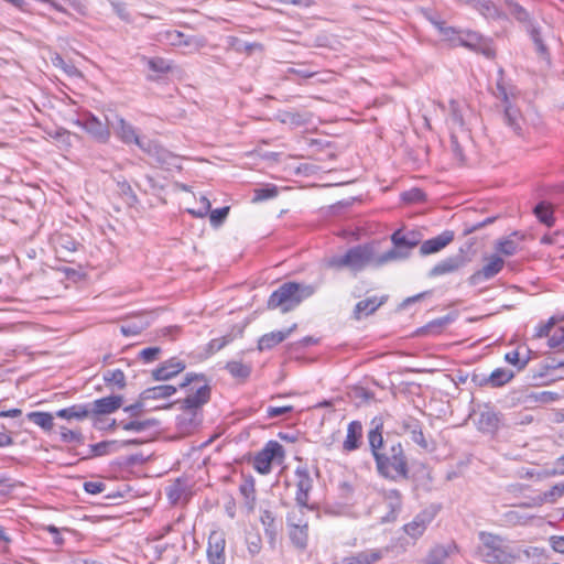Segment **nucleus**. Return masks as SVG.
Returning <instances> with one entry per match:
<instances>
[{
	"label": "nucleus",
	"mask_w": 564,
	"mask_h": 564,
	"mask_svg": "<svg viewBox=\"0 0 564 564\" xmlns=\"http://www.w3.org/2000/svg\"><path fill=\"white\" fill-rule=\"evenodd\" d=\"M371 424L373 427L368 432L367 438L378 475L395 482L408 480L410 464L403 444L400 441H384L381 417H375Z\"/></svg>",
	"instance_id": "f257e3e1"
},
{
	"label": "nucleus",
	"mask_w": 564,
	"mask_h": 564,
	"mask_svg": "<svg viewBox=\"0 0 564 564\" xmlns=\"http://www.w3.org/2000/svg\"><path fill=\"white\" fill-rule=\"evenodd\" d=\"M316 288L312 284H303L297 282H285L281 284L269 296L267 307L269 310H280L285 314L297 307L304 300L312 296Z\"/></svg>",
	"instance_id": "f03ea898"
},
{
	"label": "nucleus",
	"mask_w": 564,
	"mask_h": 564,
	"mask_svg": "<svg viewBox=\"0 0 564 564\" xmlns=\"http://www.w3.org/2000/svg\"><path fill=\"white\" fill-rule=\"evenodd\" d=\"M191 387L188 394L185 399L177 401L181 409L193 415L191 423L194 422L197 410L210 400L212 388L209 381L204 373H186L184 380L181 382L180 388L184 389Z\"/></svg>",
	"instance_id": "7ed1b4c3"
},
{
	"label": "nucleus",
	"mask_w": 564,
	"mask_h": 564,
	"mask_svg": "<svg viewBox=\"0 0 564 564\" xmlns=\"http://www.w3.org/2000/svg\"><path fill=\"white\" fill-rule=\"evenodd\" d=\"M480 544L477 546V555L488 564H512L517 555L500 535L480 531L478 533Z\"/></svg>",
	"instance_id": "20e7f679"
},
{
	"label": "nucleus",
	"mask_w": 564,
	"mask_h": 564,
	"mask_svg": "<svg viewBox=\"0 0 564 564\" xmlns=\"http://www.w3.org/2000/svg\"><path fill=\"white\" fill-rule=\"evenodd\" d=\"M369 264H373V246L369 243L351 247L345 254L326 259V267L335 270L359 272Z\"/></svg>",
	"instance_id": "39448f33"
},
{
	"label": "nucleus",
	"mask_w": 564,
	"mask_h": 564,
	"mask_svg": "<svg viewBox=\"0 0 564 564\" xmlns=\"http://www.w3.org/2000/svg\"><path fill=\"white\" fill-rule=\"evenodd\" d=\"M499 78L497 80L496 90L494 94L497 98L501 99L505 106L502 119L503 122L511 128V130L520 135L522 133V124L524 122L523 117L519 108L514 107L510 102V95L512 91H508L503 85V69L498 70Z\"/></svg>",
	"instance_id": "423d86ee"
},
{
	"label": "nucleus",
	"mask_w": 564,
	"mask_h": 564,
	"mask_svg": "<svg viewBox=\"0 0 564 564\" xmlns=\"http://www.w3.org/2000/svg\"><path fill=\"white\" fill-rule=\"evenodd\" d=\"M285 457V451L278 441H269L264 447L256 453L252 466L261 475L271 473L272 464H281Z\"/></svg>",
	"instance_id": "0eeeda50"
},
{
	"label": "nucleus",
	"mask_w": 564,
	"mask_h": 564,
	"mask_svg": "<svg viewBox=\"0 0 564 564\" xmlns=\"http://www.w3.org/2000/svg\"><path fill=\"white\" fill-rule=\"evenodd\" d=\"M75 123L101 143L108 142L110 138V123L107 121L102 122L98 117L90 112L85 113L80 119L76 120Z\"/></svg>",
	"instance_id": "6e6552de"
},
{
	"label": "nucleus",
	"mask_w": 564,
	"mask_h": 564,
	"mask_svg": "<svg viewBox=\"0 0 564 564\" xmlns=\"http://www.w3.org/2000/svg\"><path fill=\"white\" fill-rule=\"evenodd\" d=\"M469 262L465 254V249L460 248L456 254L449 256L437 264H435L429 272L430 278H435L443 274H448L458 271Z\"/></svg>",
	"instance_id": "1a4fd4ad"
},
{
	"label": "nucleus",
	"mask_w": 564,
	"mask_h": 564,
	"mask_svg": "<svg viewBox=\"0 0 564 564\" xmlns=\"http://www.w3.org/2000/svg\"><path fill=\"white\" fill-rule=\"evenodd\" d=\"M502 422V413L492 405L485 404L478 415L477 429L482 433L495 434Z\"/></svg>",
	"instance_id": "9d476101"
},
{
	"label": "nucleus",
	"mask_w": 564,
	"mask_h": 564,
	"mask_svg": "<svg viewBox=\"0 0 564 564\" xmlns=\"http://www.w3.org/2000/svg\"><path fill=\"white\" fill-rule=\"evenodd\" d=\"M296 477V496L295 501L299 507L312 509L308 506V496L313 488V479L311 478L307 467L299 466L295 469Z\"/></svg>",
	"instance_id": "9b49d317"
},
{
	"label": "nucleus",
	"mask_w": 564,
	"mask_h": 564,
	"mask_svg": "<svg viewBox=\"0 0 564 564\" xmlns=\"http://www.w3.org/2000/svg\"><path fill=\"white\" fill-rule=\"evenodd\" d=\"M122 404L123 397L120 394H111L87 403L89 416H99L115 413L122 406Z\"/></svg>",
	"instance_id": "f8f14e48"
},
{
	"label": "nucleus",
	"mask_w": 564,
	"mask_h": 564,
	"mask_svg": "<svg viewBox=\"0 0 564 564\" xmlns=\"http://www.w3.org/2000/svg\"><path fill=\"white\" fill-rule=\"evenodd\" d=\"M225 546V534L219 531H213L208 536V564H226Z\"/></svg>",
	"instance_id": "ddd939ff"
},
{
	"label": "nucleus",
	"mask_w": 564,
	"mask_h": 564,
	"mask_svg": "<svg viewBox=\"0 0 564 564\" xmlns=\"http://www.w3.org/2000/svg\"><path fill=\"white\" fill-rule=\"evenodd\" d=\"M503 265L505 260L497 254H492L487 264L468 278V283L474 286L482 281L490 280L503 269Z\"/></svg>",
	"instance_id": "4468645a"
},
{
	"label": "nucleus",
	"mask_w": 564,
	"mask_h": 564,
	"mask_svg": "<svg viewBox=\"0 0 564 564\" xmlns=\"http://www.w3.org/2000/svg\"><path fill=\"white\" fill-rule=\"evenodd\" d=\"M159 41L172 46H186L198 50L203 46V42L196 36L186 35L177 30H166L159 33Z\"/></svg>",
	"instance_id": "2eb2a0df"
},
{
	"label": "nucleus",
	"mask_w": 564,
	"mask_h": 564,
	"mask_svg": "<svg viewBox=\"0 0 564 564\" xmlns=\"http://www.w3.org/2000/svg\"><path fill=\"white\" fill-rule=\"evenodd\" d=\"M115 121L110 120L108 116H106V120L112 129L115 130L116 135L126 144L134 143L138 145V142L144 141L145 138H141L137 134L135 129L128 123L123 118L115 115Z\"/></svg>",
	"instance_id": "dca6fc26"
},
{
	"label": "nucleus",
	"mask_w": 564,
	"mask_h": 564,
	"mask_svg": "<svg viewBox=\"0 0 564 564\" xmlns=\"http://www.w3.org/2000/svg\"><path fill=\"white\" fill-rule=\"evenodd\" d=\"M185 367L186 365L183 360L173 357L154 369L152 371V378L156 381H166L182 372Z\"/></svg>",
	"instance_id": "f3484780"
},
{
	"label": "nucleus",
	"mask_w": 564,
	"mask_h": 564,
	"mask_svg": "<svg viewBox=\"0 0 564 564\" xmlns=\"http://www.w3.org/2000/svg\"><path fill=\"white\" fill-rule=\"evenodd\" d=\"M455 238V234L452 230H445L436 237L423 241L420 246L421 256H430L437 253L447 247Z\"/></svg>",
	"instance_id": "a211bd4d"
},
{
	"label": "nucleus",
	"mask_w": 564,
	"mask_h": 564,
	"mask_svg": "<svg viewBox=\"0 0 564 564\" xmlns=\"http://www.w3.org/2000/svg\"><path fill=\"white\" fill-rule=\"evenodd\" d=\"M435 513L430 510H423L417 513L413 520L406 523L403 529L404 532L413 539L420 538L426 530L427 524L432 522Z\"/></svg>",
	"instance_id": "6ab92c4d"
},
{
	"label": "nucleus",
	"mask_w": 564,
	"mask_h": 564,
	"mask_svg": "<svg viewBox=\"0 0 564 564\" xmlns=\"http://www.w3.org/2000/svg\"><path fill=\"white\" fill-rule=\"evenodd\" d=\"M138 147L150 155L158 164H171L173 155L159 143L145 138L144 141L138 142Z\"/></svg>",
	"instance_id": "aec40b11"
},
{
	"label": "nucleus",
	"mask_w": 564,
	"mask_h": 564,
	"mask_svg": "<svg viewBox=\"0 0 564 564\" xmlns=\"http://www.w3.org/2000/svg\"><path fill=\"white\" fill-rule=\"evenodd\" d=\"M152 323V313H143L134 316L130 321L120 326V330L124 336H135L148 328Z\"/></svg>",
	"instance_id": "412c9836"
},
{
	"label": "nucleus",
	"mask_w": 564,
	"mask_h": 564,
	"mask_svg": "<svg viewBox=\"0 0 564 564\" xmlns=\"http://www.w3.org/2000/svg\"><path fill=\"white\" fill-rule=\"evenodd\" d=\"M391 241L394 247L401 249L402 251H410L417 245H420V234L415 230H410L408 232H402V230H397L391 235Z\"/></svg>",
	"instance_id": "4be33fe9"
},
{
	"label": "nucleus",
	"mask_w": 564,
	"mask_h": 564,
	"mask_svg": "<svg viewBox=\"0 0 564 564\" xmlns=\"http://www.w3.org/2000/svg\"><path fill=\"white\" fill-rule=\"evenodd\" d=\"M382 556L381 550L369 549L345 556L338 564H375Z\"/></svg>",
	"instance_id": "5701e85b"
},
{
	"label": "nucleus",
	"mask_w": 564,
	"mask_h": 564,
	"mask_svg": "<svg viewBox=\"0 0 564 564\" xmlns=\"http://www.w3.org/2000/svg\"><path fill=\"white\" fill-rule=\"evenodd\" d=\"M388 300L387 295L381 297L372 296L366 300L359 301L354 310V317L360 319L362 316H369L373 314L381 305Z\"/></svg>",
	"instance_id": "b1692460"
},
{
	"label": "nucleus",
	"mask_w": 564,
	"mask_h": 564,
	"mask_svg": "<svg viewBox=\"0 0 564 564\" xmlns=\"http://www.w3.org/2000/svg\"><path fill=\"white\" fill-rule=\"evenodd\" d=\"M362 437V425L359 421H351L347 427V435L343 443L345 452H352L359 448Z\"/></svg>",
	"instance_id": "393cba45"
},
{
	"label": "nucleus",
	"mask_w": 564,
	"mask_h": 564,
	"mask_svg": "<svg viewBox=\"0 0 564 564\" xmlns=\"http://www.w3.org/2000/svg\"><path fill=\"white\" fill-rule=\"evenodd\" d=\"M383 500L389 508V513L386 517L387 521L395 520L397 516L402 508V495L398 489H389L383 491Z\"/></svg>",
	"instance_id": "a878e982"
},
{
	"label": "nucleus",
	"mask_w": 564,
	"mask_h": 564,
	"mask_svg": "<svg viewBox=\"0 0 564 564\" xmlns=\"http://www.w3.org/2000/svg\"><path fill=\"white\" fill-rule=\"evenodd\" d=\"M297 527L291 528L289 531V536L291 542L299 550H305L307 546L308 540V524L306 520H299L296 523Z\"/></svg>",
	"instance_id": "bb28decb"
},
{
	"label": "nucleus",
	"mask_w": 564,
	"mask_h": 564,
	"mask_svg": "<svg viewBox=\"0 0 564 564\" xmlns=\"http://www.w3.org/2000/svg\"><path fill=\"white\" fill-rule=\"evenodd\" d=\"M177 391L176 387L172 384H162L156 387H151L143 390L140 393L141 400H159L166 399L173 395Z\"/></svg>",
	"instance_id": "cd10ccee"
},
{
	"label": "nucleus",
	"mask_w": 564,
	"mask_h": 564,
	"mask_svg": "<svg viewBox=\"0 0 564 564\" xmlns=\"http://www.w3.org/2000/svg\"><path fill=\"white\" fill-rule=\"evenodd\" d=\"M55 415L66 420H85L89 416L88 405L86 404H74L72 406L58 410Z\"/></svg>",
	"instance_id": "c85d7f7f"
},
{
	"label": "nucleus",
	"mask_w": 564,
	"mask_h": 564,
	"mask_svg": "<svg viewBox=\"0 0 564 564\" xmlns=\"http://www.w3.org/2000/svg\"><path fill=\"white\" fill-rule=\"evenodd\" d=\"M525 31L529 33L532 42L534 43L538 54L542 58L549 61L550 53L547 46L542 40L541 29L535 23H529V25L525 28Z\"/></svg>",
	"instance_id": "c756f323"
},
{
	"label": "nucleus",
	"mask_w": 564,
	"mask_h": 564,
	"mask_svg": "<svg viewBox=\"0 0 564 564\" xmlns=\"http://www.w3.org/2000/svg\"><path fill=\"white\" fill-rule=\"evenodd\" d=\"M260 520L264 527V533L269 543L274 546L279 528L273 513L270 510H264L261 513Z\"/></svg>",
	"instance_id": "7c9ffc66"
},
{
	"label": "nucleus",
	"mask_w": 564,
	"mask_h": 564,
	"mask_svg": "<svg viewBox=\"0 0 564 564\" xmlns=\"http://www.w3.org/2000/svg\"><path fill=\"white\" fill-rule=\"evenodd\" d=\"M533 213L535 217L539 219V221L542 223L543 225L547 227H552L554 225V208L550 203L544 200L538 203L533 208Z\"/></svg>",
	"instance_id": "2f4dec72"
},
{
	"label": "nucleus",
	"mask_w": 564,
	"mask_h": 564,
	"mask_svg": "<svg viewBox=\"0 0 564 564\" xmlns=\"http://www.w3.org/2000/svg\"><path fill=\"white\" fill-rule=\"evenodd\" d=\"M26 419L35 425L40 426L45 432H50L54 427V415L50 412H29L26 414Z\"/></svg>",
	"instance_id": "473e14b6"
},
{
	"label": "nucleus",
	"mask_w": 564,
	"mask_h": 564,
	"mask_svg": "<svg viewBox=\"0 0 564 564\" xmlns=\"http://www.w3.org/2000/svg\"><path fill=\"white\" fill-rule=\"evenodd\" d=\"M471 7L486 19L497 20L501 18L499 8L490 0H475Z\"/></svg>",
	"instance_id": "72a5a7b5"
},
{
	"label": "nucleus",
	"mask_w": 564,
	"mask_h": 564,
	"mask_svg": "<svg viewBox=\"0 0 564 564\" xmlns=\"http://www.w3.org/2000/svg\"><path fill=\"white\" fill-rule=\"evenodd\" d=\"M90 453L85 458L108 455L119 451V441H102L89 446Z\"/></svg>",
	"instance_id": "f704fd0d"
},
{
	"label": "nucleus",
	"mask_w": 564,
	"mask_h": 564,
	"mask_svg": "<svg viewBox=\"0 0 564 564\" xmlns=\"http://www.w3.org/2000/svg\"><path fill=\"white\" fill-rule=\"evenodd\" d=\"M507 7L509 9V13L521 24H523L524 29L529 25V23H534L530 13L525 8L513 0H507Z\"/></svg>",
	"instance_id": "c9c22d12"
},
{
	"label": "nucleus",
	"mask_w": 564,
	"mask_h": 564,
	"mask_svg": "<svg viewBox=\"0 0 564 564\" xmlns=\"http://www.w3.org/2000/svg\"><path fill=\"white\" fill-rule=\"evenodd\" d=\"M454 546L452 545H436L434 546L423 561V564H444Z\"/></svg>",
	"instance_id": "e433bc0d"
},
{
	"label": "nucleus",
	"mask_w": 564,
	"mask_h": 564,
	"mask_svg": "<svg viewBox=\"0 0 564 564\" xmlns=\"http://www.w3.org/2000/svg\"><path fill=\"white\" fill-rule=\"evenodd\" d=\"M107 387L123 390L127 387L126 375L121 369L106 370L102 375Z\"/></svg>",
	"instance_id": "4c0bfd02"
},
{
	"label": "nucleus",
	"mask_w": 564,
	"mask_h": 564,
	"mask_svg": "<svg viewBox=\"0 0 564 564\" xmlns=\"http://www.w3.org/2000/svg\"><path fill=\"white\" fill-rule=\"evenodd\" d=\"M159 424V421L156 419H147L143 421H120L119 427H121L124 431L128 432H143L150 427L156 426Z\"/></svg>",
	"instance_id": "58836bf2"
},
{
	"label": "nucleus",
	"mask_w": 564,
	"mask_h": 564,
	"mask_svg": "<svg viewBox=\"0 0 564 564\" xmlns=\"http://www.w3.org/2000/svg\"><path fill=\"white\" fill-rule=\"evenodd\" d=\"M563 495H564V481L554 485L550 490L543 492L542 495H539L536 498H534V503L539 505V506H541L545 502L554 503Z\"/></svg>",
	"instance_id": "ea45409f"
},
{
	"label": "nucleus",
	"mask_w": 564,
	"mask_h": 564,
	"mask_svg": "<svg viewBox=\"0 0 564 564\" xmlns=\"http://www.w3.org/2000/svg\"><path fill=\"white\" fill-rule=\"evenodd\" d=\"M409 257L408 251H402L401 249L393 246L392 249L383 252L379 257L373 256V265L381 267L390 261L405 259Z\"/></svg>",
	"instance_id": "a19ab883"
},
{
	"label": "nucleus",
	"mask_w": 564,
	"mask_h": 564,
	"mask_svg": "<svg viewBox=\"0 0 564 564\" xmlns=\"http://www.w3.org/2000/svg\"><path fill=\"white\" fill-rule=\"evenodd\" d=\"M284 339H286V334H283L282 330L264 334L258 341V349L261 351L271 349L278 344L282 343Z\"/></svg>",
	"instance_id": "79ce46f5"
},
{
	"label": "nucleus",
	"mask_w": 564,
	"mask_h": 564,
	"mask_svg": "<svg viewBox=\"0 0 564 564\" xmlns=\"http://www.w3.org/2000/svg\"><path fill=\"white\" fill-rule=\"evenodd\" d=\"M489 376L491 388H500L513 379L514 372L506 368H497Z\"/></svg>",
	"instance_id": "37998d69"
},
{
	"label": "nucleus",
	"mask_w": 564,
	"mask_h": 564,
	"mask_svg": "<svg viewBox=\"0 0 564 564\" xmlns=\"http://www.w3.org/2000/svg\"><path fill=\"white\" fill-rule=\"evenodd\" d=\"M484 37L474 31H462L459 33L458 43L462 46L476 51L478 46L481 44Z\"/></svg>",
	"instance_id": "c03bdc74"
},
{
	"label": "nucleus",
	"mask_w": 564,
	"mask_h": 564,
	"mask_svg": "<svg viewBox=\"0 0 564 564\" xmlns=\"http://www.w3.org/2000/svg\"><path fill=\"white\" fill-rule=\"evenodd\" d=\"M43 3H47L52 9L66 13V9L62 4V2L68 4L70 8H73L75 11L79 13H84L86 6L84 4L83 0H48V1H42Z\"/></svg>",
	"instance_id": "a18cd8bd"
},
{
	"label": "nucleus",
	"mask_w": 564,
	"mask_h": 564,
	"mask_svg": "<svg viewBox=\"0 0 564 564\" xmlns=\"http://www.w3.org/2000/svg\"><path fill=\"white\" fill-rule=\"evenodd\" d=\"M229 373L237 379L246 380L251 373V366L240 361H228L225 367Z\"/></svg>",
	"instance_id": "49530a36"
},
{
	"label": "nucleus",
	"mask_w": 564,
	"mask_h": 564,
	"mask_svg": "<svg viewBox=\"0 0 564 564\" xmlns=\"http://www.w3.org/2000/svg\"><path fill=\"white\" fill-rule=\"evenodd\" d=\"M451 322L449 316L438 317L436 319L431 321L425 326L420 328L417 333L420 335H436L440 334L444 326H446Z\"/></svg>",
	"instance_id": "de8ad7c7"
},
{
	"label": "nucleus",
	"mask_w": 564,
	"mask_h": 564,
	"mask_svg": "<svg viewBox=\"0 0 564 564\" xmlns=\"http://www.w3.org/2000/svg\"><path fill=\"white\" fill-rule=\"evenodd\" d=\"M279 193L278 186L273 184H268L261 187H257L253 189V197L251 199L252 203H259L267 199L274 198Z\"/></svg>",
	"instance_id": "09e8293b"
},
{
	"label": "nucleus",
	"mask_w": 564,
	"mask_h": 564,
	"mask_svg": "<svg viewBox=\"0 0 564 564\" xmlns=\"http://www.w3.org/2000/svg\"><path fill=\"white\" fill-rule=\"evenodd\" d=\"M117 187L119 195L124 198L129 206H133L138 203V196L126 180L117 181Z\"/></svg>",
	"instance_id": "8fccbe9b"
},
{
	"label": "nucleus",
	"mask_w": 564,
	"mask_h": 564,
	"mask_svg": "<svg viewBox=\"0 0 564 564\" xmlns=\"http://www.w3.org/2000/svg\"><path fill=\"white\" fill-rule=\"evenodd\" d=\"M147 65L150 70L159 75L166 74L172 69L171 63L163 57L147 58Z\"/></svg>",
	"instance_id": "3c124183"
},
{
	"label": "nucleus",
	"mask_w": 564,
	"mask_h": 564,
	"mask_svg": "<svg viewBox=\"0 0 564 564\" xmlns=\"http://www.w3.org/2000/svg\"><path fill=\"white\" fill-rule=\"evenodd\" d=\"M496 249L498 252L509 257L517 252L518 243L511 237H507L497 242Z\"/></svg>",
	"instance_id": "603ef678"
},
{
	"label": "nucleus",
	"mask_w": 564,
	"mask_h": 564,
	"mask_svg": "<svg viewBox=\"0 0 564 564\" xmlns=\"http://www.w3.org/2000/svg\"><path fill=\"white\" fill-rule=\"evenodd\" d=\"M210 202L206 196H200L197 208H189L187 212L197 218H204L210 212Z\"/></svg>",
	"instance_id": "864d4df0"
},
{
	"label": "nucleus",
	"mask_w": 564,
	"mask_h": 564,
	"mask_svg": "<svg viewBox=\"0 0 564 564\" xmlns=\"http://www.w3.org/2000/svg\"><path fill=\"white\" fill-rule=\"evenodd\" d=\"M246 543H247L248 551L252 556L260 553L261 547H262V541H261V536L258 533H252V532L248 533L246 535Z\"/></svg>",
	"instance_id": "5fc2aeb1"
},
{
	"label": "nucleus",
	"mask_w": 564,
	"mask_h": 564,
	"mask_svg": "<svg viewBox=\"0 0 564 564\" xmlns=\"http://www.w3.org/2000/svg\"><path fill=\"white\" fill-rule=\"evenodd\" d=\"M547 345L552 349L564 350V327L554 329L549 337Z\"/></svg>",
	"instance_id": "6e6d98bb"
},
{
	"label": "nucleus",
	"mask_w": 564,
	"mask_h": 564,
	"mask_svg": "<svg viewBox=\"0 0 564 564\" xmlns=\"http://www.w3.org/2000/svg\"><path fill=\"white\" fill-rule=\"evenodd\" d=\"M236 51L239 53H246L251 55L254 51H262L263 45L258 42H243L240 40H236Z\"/></svg>",
	"instance_id": "4d7b16f0"
},
{
	"label": "nucleus",
	"mask_w": 564,
	"mask_h": 564,
	"mask_svg": "<svg viewBox=\"0 0 564 564\" xmlns=\"http://www.w3.org/2000/svg\"><path fill=\"white\" fill-rule=\"evenodd\" d=\"M61 440L64 443H84V436L80 431L68 430L64 426H61Z\"/></svg>",
	"instance_id": "13d9d810"
},
{
	"label": "nucleus",
	"mask_w": 564,
	"mask_h": 564,
	"mask_svg": "<svg viewBox=\"0 0 564 564\" xmlns=\"http://www.w3.org/2000/svg\"><path fill=\"white\" fill-rule=\"evenodd\" d=\"M208 214H209L210 224L214 227H218L227 218V216L229 214V207L225 206V207H221V208H217V209L210 210Z\"/></svg>",
	"instance_id": "bf43d9fd"
},
{
	"label": "nucleus",
	"mask_w": 564,
	"mask_h": 564,
	"mask_svg": "<svg viewBox=\"0 0 564 564\" xmlns=\"http://www.w3.org/2000/svg\"><path fill=\"white\" fill-rule=\"evenodd\" d=\"M435 25L437 26L440 33L444 36V39L448 41H453L456 37L457 40L459 39V33L462 32V30H456L453 26H448L443 21L436 22Z\"/></svg>",
	"instance_id": "052dcab7"
},
{
	"label": "nucleus",
	"mask_w": 564,
	"mask_h": 564,
	"mask_svg": "<svg viewBox=\"0 0 564 564\" xmlns=\"http://www.w3.org/2000/svg\"><path fill=\"white\" fill-rule=\"evenodd\" d=\"M497 219V216H490L485 218L481 221L475 223V224H465V228L463 231L464 236L471 235L473 232L482 229L484 227L492 224Z\"/></svg>",
	"instance_id": "680f3d73"
},
{
	"label": "nucleus",
	"mask_w": 564,
	"mask_h": 564,
	"mask_svg": "<svg viewBox=\"0 0 564 564\" xmlns=\"http://www.w3.org/2000/svg\"><path fill=\"white\" fill-rule=\"evenodd\" d=\"M402 199L406 203H421L426 199V195L420 188H412L402 194Z\"/></svg>",
	"instance_id": "e2e57ef3"
},
{
	"label": "nucleus",
	"mask_w": 564,
	"mask_h": 564,
	"mask_svg": "<svg viewBox=\"0 0 564 564\" xmlns=\"http://www.w3.org/2000/svg\"><path fill=\"white\" fill-rule=\"evenodd\" d=\"M505 360L513 365L518 370H522L528 365L529 359H521L518 350L509 351L505 355Z\"/></svg>",
	"instance_id": "0e129e2a"
},
{
	"label": "nucleus",
	"mask_w": 564,
	"mask_h": 564,
	"mask_svg": "<svg viewBox=\"0 0 564 564\" xmlns=\"http://www.w3.org/2000/svg\"><path fill=\"white\" fill-rule=\"evenodd\" d=\"M161 354V348L153 346L147 347L139 352V358L144 362H152L159 358Z\"/></svg>",
	"instance_id": "69168bd1"
},
{
	"label": "nucleus",
	"mask_w": 564,
	"mask_h": 564,
	"mask_svg": "<svg viewBox=\"0 0 564 564\" xmlns=\"http://www.w3.org/2000/svg\"><path fill=\"white\" fill-rule=\"evenodd\" d=\"M232 340L231 335H226L220 338L212 339L208 344V351L214 354L220 349H223L226 345H228Z\"/></svg>",
	"instance_id": "338daca9"
},
{
	"label": "nucleus",
	"mask_w": 564,
	"mask_h": 564,
	"mask_svg": "<svg viewBox=\"0 0 564 564\" xmlns=\"http://www.w3.org/2000/svg\"><path fill=\"white\" fill-rule=\"evenodd\" d=\"M283 122H290L294 126H303L307 122V118L299 112L286 111L283 115Z\"/></svg>",
	"instance_id": "774afa93"
}]
</instances>
